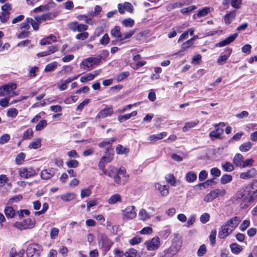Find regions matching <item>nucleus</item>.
Masks as SVG:
<instances>
[{
  "label": "nucleus",
  "mask_w": 257,
  "mask_h": 257,
  "mask_svg": "<svg viewBox=\"0 0 257 257\" xmlns=\"http://www.w3.org/2000/svg\"><path fill=\"white\" fill-rule=\"evenodd\" d=\"M232 49L229 48H227L224 51L223 53L224 54L223 55V53L221 54L219 56L217 62L219 65H223L226 61V60L230 57L231 53H232Z\"/></svg>",
  "instance_id": "13"
},
{
  "label": "nucleus",
  "mask_w": 257,
  "mask_h": 257,
  "mask_svg": "<svg viewBox=\"0 0 257 257\" xmlns=\"http://www.w3.org/2000/svg\"><path fill=\"white\" fill-rule=\"evenodd\" d=\"M210 219V215L208 213H204L200 217V221L203 223H207Z\"/></svg>",
  "instance_id": "56"
},
{
  "label": "nucleus",
  "mask_w": 257,
  "mask_h": 257,
  "mask_svg": "<svg viewBox=\"0 0 257 257\" xmlns=\"http://www.w3.org/2000/svg\"><path fill=\"white\" fill-rule=\"evenodd\" d=\"M235 14L236 11L234 10L225 15L224 18V23L226 25L230 24L231 21L235 18L236 16Z\"/></svg>",
  "instance_id": "26"
},
{
  "label": "nucleus",
  "mask_w": 257,
  "mask_h": 257,
  "mask_svg": "<svg viewBox=\"0 0 257 257\" xmlns=\"http://www.w3.org/2000/svg\"><path fill=\"white\" fill-rule=\"evenodd\" d=\"M224 131L222 128L219 127H215V129L210 132L209 136L211 140H213L215 139H219L221 135L223 134Z\"/></svg>",
  "instance_id": "20"
},
{
  "label": "nucleus",
  "mask_w": 257,
  "mask_h": 257,
  "mask_svg": "<svg viewBox=\"0 0 257 257\" xmlns=\"http://www.w3.org/2000/svg\"><path fill=\"white\" fill-rule=\"evenodd\" d=\"M93 79V78L91 73H88L81 77L80 81L82 83H85L87 81L92 80Z\"/></svg>",
  "instance_id": "62"
},
{
  "label": "nucleus",
  "mask_w": 257,
  "mask_h": 257,
  "mask_svg": "<svg viewBox=\"0 0 257 257\" xmlns=\"http://www.w3.org/2000/svg\"><path fill=\"white\" fill-rule=\"evenodd\" d=\"M91 194V190L89 188L82 189L81 191L80 196L82 199L86 197H89Z\"/></svg>",
  "instance_id": "60"
},
{
  "label": "nucleus",
  "mask_w": 257,
  "mask_h": 257,
  "mask_svg": "<svg viewBox=\"0 0 257 257\" xmlns=\"http://www.w3.org/2000/svg\"><path fill=\"white\" fill-rule=\"evenodd\" d=\"M110 39L107 34H105L100 40V44L103 46H106L109 42Z\"/></svg>",
  "instance_id": "57"
},
{
  "label": "nucleus",
  "mask_w": 257,
  "mask_h": 257,
  "mask_svg": "<svg viewBox=\"0 0 257 257\" xmlns=\"http://www.w3.org/2000/svg\"><path fill=\"white\" fill-rule=\"evenodd\" d=\"M221 168L223 171L227 172H231L234 169L233 165L229 162H225V163H222L221 164Z\"/></svg>",
  "instance_id": "31"
},
{
  "label": "nucleus",
  "mask_w": 257,
  "mask_h": 257,
  "mask_svg": "<svg viewBox=\"0 0 257 257\" xmlns=\"http://www.w3.org/2000/svg\"><path fill=\"white\" fill-rule=\"evenodd\" d=\"M107 202L109 204H115L117 203H121L122 198L119 194H115L110 197Z\"/></svg>",
  "instance_id": "22"
},
{
  "label": "nucleus",
  "mask_w": 257,
  "mask_h": 257,
  "mask_svg": "<svg viewBox=\"0 0 257 257\" xmlns=\"http://www.w3.org/2000/svg\"><path fill=\"white\" fill-rule=\"evenodd\" d=\"M210 12V9L207 7L203 8L200 10L197 14L198 17H202L206 16Z\"/></svg>",
  "instance_id": "54"
},
{
  "label": "nucleus",
  "mask_w": 257,
  "mask_h": 257,
  "mask_svg": "<svg viewBox=\"0 0 257 257\" xmlns=\"http://www.w3.org/2000/svg\"><path fill=\"white\" fill-rule=\"evenodd\" d=\"M139 216L140 219L142 220H145L150 218L149 214L144 209H142L140 211L139 213Z\"/></svg>",
  "instance_id": "42"
},
{
  "label": "nucleus",
  "mask_w": 257,
  "mask_h": 257,
  "mask_svg": "<svg viewBox=\"0 0 257 257\" xmlns=\"http://www.w3.org/2000/svg\"><path fill=\"white\" fill-rule=\"evenodd\" d=\"M102 59V56L90 57L82 61L81 64L89 69H92L93 65H97Z\"/></svg>",
  "instance_id": "5"
},
{
  "label": "nucleus",
  "mask_w": 257,
  "mask_h": 257,
  "mask_svg": "<svg viewBox=\"0 0 257 257\" xmlns=\"http://www.w3.org/2000/svg\"><path fill=\"white\" fill-rule=\"evenodd\" d=\"M33 136V132L32 128L27 129L23 134V140L30 139Z\"/></svg>",
  "instance_id": "51"
},
{
  "label": "nucleus",
  "mask_w": 257,
  "mask_h": 257,
  "mask_svg": "<svg viewBox=\"0 0 257 257\" xmlns=\"http://www.w3.org/2000/svg\"><path fill=\"white\" fill-rule=\"evenodd\" d=\"M75 197V194L74 193L68 192L61 195V199L65 201L68 202L73 200Z\"/></svg>",
  "instance_id": "32"
},
{
  "label": "nucleus",
  "mask_w": 257,
  "mask_h": 257,
  "mask_svg": "<svg viewBox=\"0 0 257 257\" xmlns=\"http://www.w3.org/2000/svg\"><path fill=\"white\" fill-rule=\"evenodd\" d=\"M27 222H31V219L30 218L25 219L23 222H16L13 226L19 229L23 230L28 228L30 227V224H27Z\"/></svg>",
  "instance_id": "19"
},
{
  "label": "nucleus",
  "mask_w": 257,
  "mask_h": 257,
  "mask_svg": "<svg viewBox=\"0 0 257 257\" xmlns=\"http://www.w3.org/2000/svg\"><path fill=\"white\" fill-rule=\"evenodd\" d=\"M120 176H122L125 181H127V179L129 177L128 175L126 174L125 169L123 167H120L117 171V173H116L112 178L113 179L115 183L117 185H119L121 183Z\"/></svg>",
  "instance_id": "8"
},
{
  "label": "nucleus",
  "mask_w": 257,
  "mask_h": 257,
  "mask_svg": "<svg viewBox=\"0 0 257 257\" xmlns=\"http://www.w3.org/2000/svg\"><path fill=\"white\" fill-rule=\"evenodd\" d=\"M4 212L8 218H13L16 215V211L12 206H6Z\"/></svg>",
  "instance_id": "25"
},
{
  "label": "nucleus",
  "mask_w": 257,
  "mask_h": 257,
  "mask_svg": "<svg viewBox=\"0 0 257 257\" xmlns=\"http://www.w3.org/2000/svg\"><path fill=\"white\" fill-rule=\"evenodd\" d=\"M97 240L101 254L105 256L113 246L114 242L104 233H99L97 236Z\"/></svg>",
  "instance_id": "2"
},
{
  "label": "nucleus",
  "mask_w": 257,
  "mask_h": 257,
  "mask_svg": "<svg viewBox=\"0 0 257 257\" xmlns=\"http://www.w3.org/2000/svg\"><path fill=\"white\" fill-rule=\"evenodd\" d=\"M57 67V62H53L47 65L45 68V72H52L54 71Z\"/></svg>",
  "instance_id": "38"
},
{
  "label": "nucleus",
  "mask_w": 257,
  "mask_h": 257,
  "mask_svg": "<svg viewBox=\"0 0 257 257\" xmlns=\"http://www.w3.org/2000/svg\"><path fill=\"white\" fill-rule=\"evenodd\" d=\"M121 214L124 221L133 219L137 216L135 207L134 205L127 206L124 209L121 210Z\"/></svg>",
  "instance_id": "4"
},
{
  "label": "nucleus",
  "mask_w": 257,
  "mask_h": 257,
  "mask_svg": "<svg viewBox=\"0 0 257 257\" xmlns=\"http://www.w3.org/2000/svg\"><path fill=\"white\" fill-rule=\"evenodd\" d=\"M41 146V139L38 138L35 141L31 142L29 145V148L38 149Z\"/></svg>",
  "instance_id": "35"
},
{
  "label": "nucleus",
  "mask_w": 257,
  "mask_h": 257,
  "mask_svg": "<svg viewBox=\"0 0 257 257\" xmlns=\"http://www.w3.org/2000/svg\"><path fill=\"white\" fill-rule=\"evenodd\" d=\"M217 231L216 229H213L211 230L210 234L209 235V240L212 245H214L216 243V236Z\"/></svg>",
  "instance_id": "50"
},
{
  "label": "nucleus",
  "mask_w": 257,
  "mask_h": 257,
  "mask_svg": "<svg viewBox=\"0 0 257 257\" xmlns=\"http://www.w3.org/2000/svg\"><path fill=\"white\" fill-rule=\"evenodd\" d=\"M55 41H56V37L53 35H51L42 39L40 42V44L41 45H46L51 44L52 42Z\"/></svg>",
  "instance_id": "30"
},
{
  "label": "nucleus",
  "mask_w": 257,
  "mask_h": 257,
  "mask_svg": "<svg viewBox=\"0 0 257 257\" xmlns=\"http://www.w3.org/2000/svg\"><path fill=\"white\" fill-rule=\"evenodd\" d=\"M193 44V42H191L190 40H187V41H186L185 42L183 43L182 44V46H181L182 50H181L179 52H177L176 54H179V53H181V52H183L184 51L187 50L188 48L191 47V46Z\"/></svg>",
  "instance_id": "46"
},
{
  "label": "nucleus",
  "mask_w": 257,
  "mask_h": 257,
  "mask_svg": "<svg viewBox=\"0 0 257 257\" xmlns=\"http://www.w3.org/2000/svg\"><path fill=\"white\" fill-rule=\"evenodd\" d=\"M233 231L225 223L219 228L218 237L220 239L227 237Z\"/></svg>",
  "instance_id": "12"
},
{
  "label": "nucleus",
  "mask_w": 257,
  "mask_h": 257,
  "mask_svg": "<svg viewBox=\"0 0 257 257\" xmlns=\"http://www.w3.org/2000/svg\"><path fill=\"white\" fill-rule=\"evenodd\" d=\"M241 221V219L239 217L235 216L232 217L229 220L225 222V223L229 226V227L233 231L236 228L239 223Z\"/></svg>",
  "instance_id": "15"
},
{
  "label": "nucleus",
  "mask_w": 257,
  "mask_h": 257,
  "mask_svg": "<svg viewBox=\"0 0 257 257\" xmlns=\"http://www.w3.org/2000/svg\"><path fill=\"white\" fill-rule=\"evenodd\" d=\"M237 33H234L232 35H230L224 40L216 43L215 44V46L218 47H222L226 45H229L234 41V40L237 38Z\"/></svg>",
  "instance_id": "14"
},
{
  "label": "nucleus",
  "mask_w": 257,
  "mask_h": 257,
  "mask_svg": "<svg viewBox=\"0 0 257 257\" xmlns=\"http://www.w3.org/2000/svg\"><path fill=\"white\" fill-rule=\"evenodd\" d=\"M19 174L21 177L28 179L35 176L37 173L32 167H24L19 169Z\"/></svg>",
  "instance_id": "6"
},
{
  "label": "nucleus",
  "mask_w": 257,
  "mask_h": 257,
  "mask_svg": "<svg viewBox=\"0 0 257 257\" xmlns=\"http://www.w3.org/2000/svg\"><path fill=\"white\" fill-rule=\"evenodd\" d=\"M116 152L118 154H127L129 152V149L121 145H118L116 148Z\"/></svg>",
  "instance_id": "39"
},
{
  "label": "nucleus",
  "mask_w": 257,
  "mask_h": 257,
  "mask_svg": "<svg viewBox=\"0 0 257 257\" xmlns=\"http://www.w3.org/2000/svg\"><path fill=\"white\" fill-rule=\"evenodd\" d=\"M55 171L53 169H45L42 171L41 177L42 179L48 180L54 176Z\"/></svg>",
  "instance_id": "17"
},
{
  "label": "nucleus",
  "mask_w": 257,
  "mask_h": 257,
  "mask_svg": "<svg viewBox=\"0 0 257 257\" xmlns=\"http://www.w3.org/2000/svg\"><path fill=\"white\" fill-rule=\"evenodd\" d=\"M23 199V196L21 194L17 195L11 198L8 201L9 204H12L13 203H17Z\"/></svg>",
  "instance_id": "47"
},
{
  "label": "nucleus",
  "mask_w": 257,
  "mask_h": 257,
  "mask_svg": "<svg viewBox=\"0 0 257 257\" xmlns=\"http://www.w3.org/2000/svg\"><path fill=\"white\" fill-rule=\"evenodd\" d=\"M25 252L24 249H21L19 252H15L14 253V249L12 248L11 250V257H23L24 254Z\"/></svg>",
  "instance_id": "63"
},
{
  "label": "nucleus",
  "mask_w": 257,
  "mask_h": 257,
  "mask_svg": "<svg viewBox=\"0 0 257 257\" xmlns=\"http://www.w3.org/2000/svg\"><path fill=\"white\" fill-rule=\"evenodd\" d=\"M165 179L167 182L170 184L172 186H175L176 179L173 174H168L165 176Z\"/></svg>",
  "instance_id": "40"
},
{
  "label": "nucleus",
  "mask_w": 257,
  "mask_h": 257,
  "mask_svg": "<svg viewBox=\"0 0 257 257\" xmlns=\"http://www.w3.org/2000/svg\"><path fill=\"white\" fill-rule=\"evenodd\" d=\"M111 35L113 37L120 39L121 33L120 32V28L119 26H115L111 30L110 32Z\"/></svg>",
  "instance_id": "33"
},
{
  "label": "nucleus",
  "mask_w": 257,
  "mask_h": 257,
  "mask_svg": "<svg viewBox=\"0 0 257 257\" xmlns=\"http://www.w3.org/2000/svg\"><path fill=\"white\" fill-rule=\"evenodd\" d=\"M43 250L42 246L36 243H30L28 245L26 249L28 257L36 256L39 257Z\"/></svg>",
  "instance_id": "3"
},
{
  "label": "nucleus",
  "mask_w": 257,
  "mask_h": 257,
  "mask_svg": "<svg viewBox=\"0 0 257 257\" xmlns=\"http://www.w3.org/2000/svg\"><path fill=\"white\" fill-rule=\"evenodd\" d=\"M31 21V18H27L26 21L21 24L20 28L21 29H25L26 30H28L30 27V21Z\"/></svg>",
  "instance_id": "53"
},
{
  "label": "nucleus",
  "mask_w": 257,
  "mask_h": 257,
  "mask_svg": "<svg viewBox=\"0 0 257 257\" xmlns=\"http://www.w3.org/2000/svg\"><path fill=\"white\" fill-rule=\"evenodd\" d=\"M155 188L160 191L162 196H166L169 194V186L167 185H162L159 183H156L155 184Z\"/></svg>",
  "instance_id": "18"
},
{
  "label": "nucleus",
  "mask_w": 257,
  "mask_h": 257,
  "mask_svg": "<svg viewBox=\"0 0 257 257\" xmlns=\"http://www.w3.org/2000/svg\"><path fill=\"white\" fill-rule=\"evenodd\" d=\"M130 75V73L128 71H124L118 73L116 75V79L118 82H120L126 78Z\"/></svg>",
  "instance_id": "44"
},
{
  "label": "nucleus",
  "mask_w": 257,
  "mask_h": 257,
  "mask_svg": "<svg viewBox=\"0 0 257 257\" xmlns=\"http://www.w3.org/2000/svg\"><path fill=\"white\" fill-rule=\"evenodd\" d=\"M185 178L188 182L191 183L196 180L197 175L194 172L190 171L186 174Z\"/></svg>",
  "instance_id": "36"
},
{
  "label": "nucleus",
  "mask_w": 257,
  "mask_h": 257,
  "mask_svg": "<svg viewBox=\"0 0 257 257\" xmlns=\"http://www.w3.org/2000/svg\"><path fill=\"white\" fill-rule=\"evenodd\" d=\"M116 138H111L109 139H105L102 142L98 144V147L100 148H104L105 150V153H113V150L112 149V144L115 141Z\"/></svg>",
  "instance_id": "7"
},
{
  "label": "nucleus",
  "mask_w": 257,
  "mask_h": 257,
  "mask_svg": "<svg viewBox=\"0 0 257 257\" xmlns=\"http://www.w3.org/2000/svg\"><path fill=\"white\" fill-rule=\"evenodd\" d=\"M137 251L135 248H132L124 253L125 257H136Z\"/></svg>",
  "instance_id": "59"
},
{
  "label": "nucleus",
  "mask_w": 257,
  "mask_h": 257,
  "mask_svg": "<svg viewBox=\"0 0 257 257\" xmlns=\"http://www.w3.org/2000/svg\"><path fill=\"white\" fill-rule=\"evenodd\" d=\"M257 200V180L238 191L232 197L233 202L238 203L240 208H247Z\"/></svg>",
  "instance_id": "1"
},
{
  "label": "nucleus",
  "mask_w": 257,
  "mask_h": 257,
  "mask_svg": "<svg viewBox=\"0 0 257 257\" xmlns=\"http://www.w3.org/2000/svg\"><path fill=\"white\" fill-rule=\"evenodd\" d=\"M56 17V15L53 13H48L44 14H43L41 16V19L43 20H50Z\"/></svg>",
  "instance_id": "61"
},
{
  "label": "nucleus",
  "mask_w": 257,
  "mask_h": 257,
  "mask_svg": "<svg viewBox=\"0 0 257 257\" xmlns=\"http://www.w3.org/2000/svg\"><path fill=\"white\" fill-rule=\"evenodd\" d=\"M26 157V155L24 153H20L19 154L15 159L16 163L17 165H21Z\"/></svg>",
  "instance_id": "49"
},
{
  "label": "nucleus",
  "mask_w": 257,
  "mask_h": 257,
  "mask_svg": "<svg viewBox=\"0 0 257 257\" xmlns=\"http://www.w3.org/2000/svg\"><path fill=\"white\" fill-rule=\"evenodd\" d=\"M2 88L5 90L6 95L11 94V92L17 88V85L14 83H11L2 86Z\"/></svg>",
  "instance_id": "23"
},
{
  "label": "nucleus",
  "mask_w": 257,
  "mask_h": 257,
  "mask_svg": "<svg viewBox=\"0 0 257 257\" xmlns=\"http://www.w3.org/2000/svg\"><path fill=\"white\" fill-rule=\"evenodd\" d=\"M256 175V170L254 168H251L245 172L240 174V178L242 179H249L255 177Z\"/></svg>",
  "instance_id": "16"
},
{
  "label": "nucleus",
  "mask_w": 257,
  "mask_h": 257,
  "mask_svg": "<svg viewBox=\"0 0 257 257\" xmlns=\"http://www.w3.org/2000/svg\"><path fill=\"white\" fill-rule=\"evenodd\" d=\"M18 114V110L15 108H11L8 109L7 115L8 117L15 118Z\"/></svg>",
  "instance_id": "48"
},
{
  "label": "nucleus",
  "mask_w": 257,
  "mask_h": 257,
  "mask_svg": "<svg viewBox=\"0 0 257 257\" xmlns=\"http://www.w3.org/2000/svg\"><path fill=\"white\" fill-rule=\"evenodd\" d=\"M253 144L250 142H247L241 144L239 147V150L241 152H247L252 147Z\"/></svg>",
  "instance_id": "34"
},
{
  "label": "nucleus",
  "mask_w": 257,
  "mask_h": 257,
  "mask_svg": "<svg viewBox=\"0 0 257 257\" xmlns=\"http://www.w3.org/2000/svg\"><path fill=\"white\" fill-rule=\"evenodd\" d=\"M243 156L239 153H237L235 155L233 159V163L236 167H241L243 162Z\"/></svg>",
  "instance_id": "28"
},
{
  "label": "nucleus",
  "mask_w": 257,
  "mask_h": 257,
  "mask_svg": "<svg viewBox=\"0 0 257 257\" xmlns=\"http://www.w3.org/2000/svg\"><path fill=\"white\" fill-rule=\"evenodd\" d=\"M10 13L2 12L0 13V21L2 23H6L9 19Z\"/></svg>",
  "instance_id": "52"
},
{
  "label": "nucleus",
  "mask_w": 257,
  "mask_h": 257,
  "mask_svg": "<svg viewBox=\"0 0 257 257\" xmlns=\"http://www.w3.org/2000/svg\"><path fill=\"white\" fill-rule=\"evenodd\" d=\"M113 153H105V155L102 156L101 158L105 163H108L110 162L113 159Z\"/></svg>",
  "instance_id": "41"
},
{
  "label": "nucleus",
  "mask_w": 257,
  "mask_h": 257,
  "mask_svg": "<svg viewBox=\"0 0 257 257\" xmlns=\"http://www.w3.org/2000/svg\"><path fill=\"white\" fill-rule=\"evenodd\" d=\"M148 250H155L157 249L160 245V239L158 237H155L150 241H146L145 243Z\"/></svg>",
  "instance_id": "11"
},
{
  "label": "nucleus",
  "mask_w": 257,
  "mask_h": 257,
  "mask_svg": "<svg viewBox=\"0 0 257 257\" xmlns=\"http://www.w3.org/2000/svg\"><path fill=\"white\" fill-rule=\"evenodd\" d=\"M198 123L199 120H198L185 122L182 128L183 132H187L189 129L194 127Z\"/></svg>",
  "instance_id": "27"
},
{
  "label": "nucleus",
  "mask_w": 257,
  "mask_h": 257,
  "mask_svg": "<svg viewBox=\"0 0 257 257\" xmlns=\"http://www.w3.org/2000/svg\"><path fill=\"white\" fill-rule=\"evenodd\" d=\"M216 198L215 194L213 190L204 197V200L205 202H209L213 201Z\"/></svg>",
  "instance_id": "43"
},
{
  "label": "nucleus",
  "mask_w": 257,
  "mask_h": 257,
  "mask_svg": "<svg viewBox=\"0 0 257 257\" xmlns=\"http://www.w3.org/2000/svg\"><path fill=\"white\" fill-rule=\"evenodd\" d=\"M137 115V111L135 110L130 113L125 114L118 116L117 119L120 122H123L129 119L132 116H135Z\"/></svg>",
  "instance_id": "24"
},
{
  "label": "nucleus",
  "mask_w": 257,
  "mask_h": 257,
  "mask_svg": "<svg viewBox=\"0 0 257 257\" xmlns=\"http://www.w3.org/2000/svg\"><path fill=\"white\" fill-rule=\"evenodd\" d=\"M113 112L112 105H106L105 108L101 110L97 114L96 118H104L110 116Z\"/></svg>",
  "instance_id": "10"
},
{
  "label": "nucleus",
  "mask_w": 257,
  "mask_h": 257,
  "mask_svg": "<svg viewBox=\"0 0 257 257\" xmlns=\"http://www.w3.org/2000/svg\"><path fill=\"white\" fill-rule=\"evenodd\" d=\"M122 24L125 27L132 28L135 24V21L131 18H127L122 21Z\"/></svg>",
  "instance_id": "45"
},
{
  "label": "nucleus",
  "mask_w": 257,
  "mask_h": 257,
  "mask_svg": "<svg viewBox=\"0 0 257 257\" xmlns=\"http://www.w3.org/2000/svg\"><path fill=\"white\" fill-rule=\"evenodd\" d=\"M68 27L72 31L82 32L86 31L88 26L82 24H79L77 22H72L68 24Z\"/></svg>",
  "instance_id": "9"
},
{
  "label": "nucleus",
  "mask_w": 257,
  "mask_h": 257,
  "mask_svg": "<svg viewBox=\"0 0 257 257\" xmlns=\"http://www.w3.org/2000/svg\"><path fill=\"white\" fill-rule=\"evenodd\" d=\"M230 248L231 252L236 254L239 253L242 250L241 246L236 243H231L230 244Z\"/></svg>",
  "instance_id": "29"
},
{
  "label": "nucleus",
  "mask_w": 257,
  "mask_h": 257,
  "mask_svg": "<svg viewBox=\"0 0 257 257\" xmlns=\"http://www.w3.org/2000/svg\"><path fill=\"white\" fill-rule=\"evenodd\" d=\"M210 172L211 175L215 177H218L221 175L220 170L216 167L211 168L210 169Z\"/></svg>",
  "instance_id": "64"
},
{
  "label": "nucleus",
  "mask_w": 257,
  "mask_h": 257,
  "mask_svg": "<svg viewBox=\"0 0 257 257\" xmlns=\"http://www.w3.org/2000/svg\"><path fill=\"white\" fill-rule=\"evenodd\" d=\"M118 170H117V168L112 165H110L108 167L107 169H106V170H104V172L102 173V174H100V175L104 174L108 176L110 178H112L114 175L117 173Z\"/></svg>",
  "instance_id": "21"
},
{
  "label": "nucleus",
  "mask_w": 257,
  "mask_h": 257,
  "mask_svg": "<svg viewBox=\"0 0 257 257\" xmlns=\"http://www.w3.org/2000/svg\"><path fill=\"white\" fill-rule=\"evenodd\" d=\"M232 180V177L229 174H224L220 178V182L222 184H226L230 182Z\"/></svg>",
  "instance_id": "37"
},
{
  "label": "nucleus",
  "mask_w": 257,
  "mask_h": 257,
  "mask_svg": "<svg viewBox=\"0 0 257 257\" xmlns=\"http://www.w3.org/2000/svg\"><path fill=\"white\" fill-rule=\"evenodd\" d=\"M66 165L69 168H76L79 165V162L76 160H69L66 162Z\"/></svg>",
  "instance_id": "55"
},
{
  "label": "nucleus",
  "mask_w": 257,
  "mask_h": 257,
  "mask_svg": "<svg viewBox=\"0 0 257 257\" xmlns=\"http://www.w3.org/2000/svg\"><path fill=\"white\" fill-rule=\"evenodd\" d=\"M47 122L46 120H41L36 126V130L37 131H41L44 127L47 125Z\"/></svg>",
  "instance_id": "58"
}]
</instances>
